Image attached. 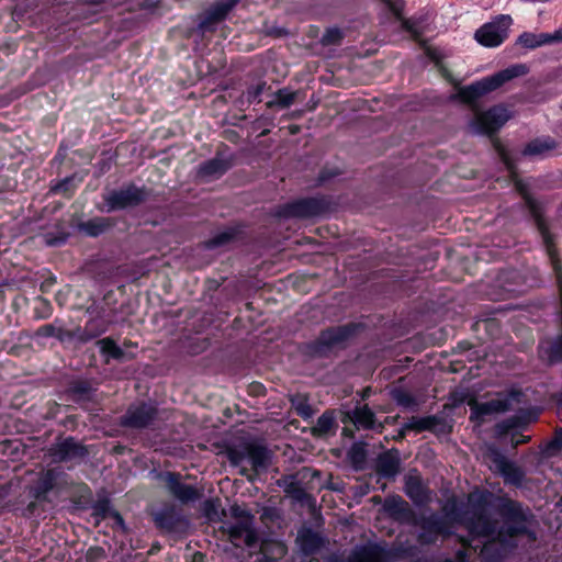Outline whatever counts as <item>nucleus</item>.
Segmentation results:
<instances>
[{
	"label": "nucleus",
	"instance_id": "7c9ffc66",
	"mask_svg": "<svg viewBox=\"0 0 562 562\" xmlns=\"http://www.w3.org/2000/svg\"><path fill=\"white\" fill-rule=\"evenodd\" d=\"M517 43L521 45L522 47L533 49L542 45L552 44V34L550 33H530L525 32L521 35H519Z\"/></svg>",
	"mask_w": 562,
	"mask_h": 562
},
{
	"label": "nucleus",
	"instance_id": "f3484780",
	"mask_svg": "<svg viewBox=\"0 0 562 562\" xmlns=\"http://www.w3.org/2000/svg\"><path fill=\"white\" fill-rule=\"evenodd\" d=\"M384 512L394 520L403 524H416V515L409 504L398 495L389 496L383 503Z\"/></svg>",
	"mask_w": 562,
	"mask_h": 562
},
{
	"label": "nucleus",
	"instance_id": "7ed1b4c3",
	"mask_svg": "<svg viewBox=\"0 0 562 562\" xmlns=\"http://www.w3.org/2000/svg\"><path fill=\"white\" fill-rule=\"evenodd\" d=\"M527 72L528 67L525 64L513 65L470 86L460 87L458 93L452 99L459 98L467 103H472L485 93L496 90L504 83L514 78L525 76Z\"/></svg>",
	"mask_w": 562,
	"mask_h": 562
},
{
	"label": "nucleus",
	"instance_id": "39448f33",
	"mask_svg": "<svg viewBox=\"0 0 562 562\" xmlns=\"http://www.w3.org/2000/svg\"><path fill=\"white\" fill-rule=\"evenodd\" d=\"M509 119L510 114L508 110L502 105H496L487 111L476 112L470 122V128L476 134L492 135Z\"/></svg>",
	"mask_w": 562,
	"mask_h": 562
},
{
	"label": "nucleus",
	"instance_id": "2f4dec72",
	"mask_svg": "<svg viewBox=\"0 0 562 562\" xmlns=\"http://www.w3.org/2000/svg\"><path fill=\"white\" fill-rule=\"evenodd\" d=\"M482 457L484 462L488 464L490 469L494 471H497L508 461L507 458L493 443H487L483 447Z\"/></svg>",
	"mask_w": 562,
	"mask_h": 562
},
{
	"label": "nucleus",
	"instance_id": "5fc2aeb1",
	"mask_svg": "<svg viewBox=\"0 0 562 562\" xmlns=\"http://www.w3.org/2000/svg\"><path fill=\"white\" fill-rule=\"evenodd\" d=\"M440 71H441L442 76H443L447 80H449L451 83H453L454 86H458V85H459L457 81H454V80L452 79L451 75L449 74V71H448L446 68H443V67H441V66H440Z\"/></svg>",
	"mask_w": 562,
	"mask_h": 562
},
{
	"label": "nucleus",
	"instance_id": "473e14b6",
	"mask_svg": "<svg viewBox=\"0 0 562 562\" xmlns=\"http://www.w3.org/2000/svg\"><path fill=\"white\" fill-rule=\"evenodd\" d=\"M555 148V143L551 138H537L527 144L522 150L525 156H541Z\"/></svg>",
	"mask_w": 562,
	"mask_h": 562
},
{
	"label": "nucleus",
	"instance_id": "6e6552de",
	"mask_svg": "<svg viewBox=\"0 0 562 562\" xmlns=\"http://www.w3.org/2000/svg\"><path fill=\"white\" fill-rule=\"evenodd\" d=\"M145 200L146 193L144 189L137 188L133 184L121 190L111 191L104 196L109 212L136 206Z\"/></svg>",
	"mask_w": 562,
	"mask_h": 562
},
{
	"label": "nucleus",
	"instance_id": "412c9836",
	"mask_svg": "<svg viewBox=\"0 0 562 562\" xmlns=\"http://www.w3.org/2000/svg\"><path fill=\"white\" fill-rule=\"evenodd\" d=\"M401 460L397 450H389L376 459V473L385 479H394L400 472Z\"/></svg>",
	"mask_w": 562,
	"mask_h": 562
},
{
	"label": "nucleus",
	"instance_id": "c03bdc74",
	"mask_svg": "<svg viewBox=\"0 0 562 562\" xmlns=\"http://www.w3.org/2000/svg\"><path fill=\"white\" fill-rule=\"evenodd\" d=\"M349 457L355 464L363 463L367 457L364 445L362 442L353 443L349 450Z\"/></svg>",
	"mask_w": 562,
	"mask_h": 562
},
{
	"label": "nucleus",
	"instance_id": "3c124183",
	"mask_svg": "<svg viewBox=\"0 0 562 562\" xmlns=\"http://www.w3.org/2000/svg\"><path fill=\"white\" fill-rule=\"evenodd\" d=\"M550 447H552L554 449L562 448V428H560L555 431V436H554L553 440L550 442Z\"/></svg>",
	"mask_w": 562,
	"mask_h": 562
},
{
	"label": "nucleus",
	"instance_id": "4c0bfd02",
	"mask_svg": "<svg viewBox=\"0 0 562 562\" xmlns=\"http://www.w3.org/2000/svg\"><path fill=\"white\" fill-rule=\"evenodd\" d=\"M292 407L296 414L302 418H310L313 416L314 411L308 403V398L304 394H295L291 397Z\"/></svg>",
	"mask_w": 562,
	"mask_h": 562
},
{
	"label": "nucleus",
	"instance_id": "a18cd8bd",
	"mask_svg": "<svg viewBox=\"0 0 562 562\" xmlns=\"http://www.w3.org/2000/svg\"><path fill=\"white\" fill-rule=\"evenodd\" d=\"M266 83H259L252 87H249L247 91L243 94V98L246 99L248 103H252L255 101H260L259 97L261 95Z\"/></svg>",
	"mask_w": 562,
	"mask_h": 562
},
{
	"label": "nucleus",
	"instance_id": "a19ab883",
	"mask_svg": "<svg viewBox=\"0 0 562 562\" xmlns=\"http://www.w3.org/2000/svg\"><path fill=\"white\" fill-rule=\"evenodd\" d=\"M335 426V418L331 413L325 412L322 414L316 423V426L313 428L314 435L324 436L328 434L333 427Z\"/></svg>",
	"mask_w": 562,
	"mask_h": 562
},
{
	"label": "nucleus",
	"instance_id": "58836bf2",
	"mask_svg": "<svg viewBox=\"0 0 562 562\" xmlns=\"http://www.w3.org/2000/svg\"><path fill=\"white\" fill-rule=\"evenodd\" d=\"M296 98V92H291L286 89H280L274 94V100L269 101L267 106L272 108L274 105H279L280 108H289L294 103Z\"/></svg>",
	"mask_w": 562,
	"mask_h": 562
},
{
	"label": "nucleus",
	"instance_id": "bb28decb",
	"mask_svg": "<svg viewBox=\"0 0 562 562\" xmlns=\"http://www.w3.org/2000/svg\"><path fill=\"white\" fill-rule=\"evenodd\" d=\"M69 394L77 403H86L93 400L95 387L87 380L74 381L69 386Z\"/></svg>",
	"mask_w": 562,
	"mask_h": 562
},
{
	"label": "nucleus",
	"instance_id": "ea45409f",
	"mask_svg": "<svg viewBox=\"0 0 562 562\" xmlns=\"http://www.w3.org/2000/svg\"><path fill=\"white\" fill-rule=\"evenodd\" d=\"M226 453L232 465L241 467L246 460L248 461V443L229 448Z\"/></svg>",
	"mask_w": 562,
	"mask_h": 562
},
{
	"label": "nucleus",
	"instance_id": "423d86ee",
	"mask_svg": "<svg viewBox=\"0 0 562 562\" xmlns=\"http://www.w3.org/2000/svg\"><path fill=\"white\" fill-rule=\"evenodd\" d=\"M499 513L505 520V533L509 537L528 533V521L530 515L522 506L514 501H506L502 504Z\"/></svg>",
	"mask_w": 562,
	"mask_h": 562
},
{
	"label": "nucleus",
	"instance_id": "c756f323",
	"mask_svg": "<svg viewBox=\"0 0 562 562\" xmlns=\"http://www.w3.org/2000/svg\"><path fill=\"white\" fill-rule=\"evenodd\" d=\"M102 3V0H80L72 9V18L87 20L101 11Z\"/></svg>",
	"mask_w": 562,
	"mask_h": 562
},
{
	"label": "nucleus",
	"instance_id": "ddd939ff",
	"mask_svg": "<svg viewBox=\"0 0 562 562\" xmlns=\"http://www.w3.org/2000/svg\"><path fill=\"white\" fill-rule=\"evenodd\" d=\"M469 406L471 409L470 419L481 425L485 422L486 416L507 412L512 406V400L509 396H498L484 403L470 401Z\"/></svg>",
	"mask_w": 562,
	"mask_h": 562
},
{
	"label": "nucleus",
	"instance_id": "a211bd4d",
	"mask_svg": "<svg viewBox=\"0 0 562 562\" xmlns=\"http://www.w3.org/2000/svg\"><path fill=\"white\" fill-rule=\"evenodd\" d=\"M404 492L416 505H423L429 499L422 476L415 469L404 476Z\"/></svg>",
	"mask_w": 562,
	"mask_h": 562
},
{
	"label": "nucleus",
	"instance_id": "6ab92c4d",
	"mask_svg": "<svg viewBox=\"0 0 562 562\" xmlns=\"http://www.w3.org/2000/svg\"><path fill=\"white\" fill-rule=\"evenodd\" d=\"M232 167V158L215 156L214 158L206 160L199 166L198 177L205 181L217 179Z\"/></svg>",
	"mask_w": 562,
	"mask_h": 562
},
{
	"label": "nucleus",
	"instance_id": "37998d69",
	"mask_svg": "<svg viewBox=\"0 0 562 562\" xmlns=\"http://www.w3.org/2000/svg\"><path fill=\"white\" fill-rule=\"evenodd\" d=\"M344 38V33L338 27H330L325 31L321 38L324 46L339 45Z\"/></svg>",
	"mask_w": 562,
	"mask_h": 562
},
{
	"label": "nucleus",
	"instance_id": "79ce46f5",
	"mask_svg": "<svg viewBox=\"0 0 562 562\" xmlns=\"http://www.w3.org/2000/svg\"><path fill=\"white\" fill-rule=\"evenodd\" d=\"M98 345L103 353L113 359L120 360L124 357V351L111 338H103L98 341Z\"/></svg>",
	"mask_w": 562,
	"mask_h": 562
},
{
	"label": "nucleus",
	"instance_id": "8fccbe9b",
	"mask_svg": "<svg viewBox=\"0 0 562 562\" xmlns=\"http://www.w3.org/2000/svg\"><path fill=\"white\" fill-rule=\"evenodd\" d=\"M56 327L54 325H44L37 329V335L42 337H55Z\"/></svg>",
	"mask_w": 562,
	"mask_h": 562
},
{
	"label": "nucleus",
	"instance_id": "b1692460",
	"mask_svg": "<svg viewBox=\"0 0 562 562\" xmlns=\"http://www.w3.org/2000/svg\"><path fill=\"white\" fill-rule=\"evenodd\" d=\"M55 457L60 461L83 458L88 454L87 449L74 438L69 437L63 440L55 451Z\"/></svg>",
	"mask_w": 562,
	"mask_h": 562
},
{
	"label": "nucleus",
	"instance_id": "603ef678",
	"mask_svg": "<svg viewBox=\"0 0 562 562\" xmlns=\"http://www.w3.org/2000/svg\"><path fill=\"white\" fill-rule=\"evenodd\" d=\"M232 515L235 519H244V516H252L247 510H245L238 506L232 507Z\"/></svg>",
	"mask_w": 562,
	"mask_h": 562
},
{
	"label": "nucleus",
	"instance_id": "f03ea898",
	"mask_svg": "<svg viewBox=\"0 0 562 562\" xmlns=\"http://www.w3.org/2000/svg\"><path fill=\"white\" fill-rule=\"evenodd\" d=\"M497 150L502 161L505 164L507 170L512 173V177L515 182V189L522 196L526 206L529 210L530 215L533 217L535 223L542 236L543 243L546 244L548 255L551 259V263L553 265V260H559L557 258L555 248L551 240V235L549 234L546 221L542 216V205L538 202L528 191V187L521 180L516 179L515 166L508 155V153L502 147L497 146Z\"/></svg>",
	"mask_w": 562,
	"mask_h": 562
},
{
	"label": "nucleus",
	"instance_id": "9d476101",
	"mask_svg": "<svg viewBox=\"0 0 562 562\" xmlns=\"http://www.w3.org/2000/svg\"><path fill=\"white\" fill-rule=\"evenodd\" d=\"M418 526L420 527L418 540L424 544L434 543L440 535H451L450 525L447 519L438 514L422 517Z\"/></svg>",
	"mask_w": 562,
	"mask_h": 562
},
{
	"label": "nucleus",
	"instance_id": "393cba45",
	"mask_svg": "<svg viewBox=\"0 0 562 562\" xmlns=\"http://www.w3.org/2000/svg\"><path fill=\"white\" fill-rule=\"evenodd\" d=\"M350 418L357 427L364 429H378L382 430L381 424H375L374 413L367 406H357L350 414Z\"/></svg>",
	"mask_w": 562,
	"mask_h": 562
},
{
	"label": "nucleus",
	"instance_id": "09e8293b",
	"mask_svg": "<svg viewBox=\"0 0 562 562\" xmlns=\"http://www.w3.org/2000/svg\"><path fill=\"white\" fill-rule=\"evenodd\" d=\"M266 35L272 37H283L288 35V31L284 27L271 26L266 29Z\"/></svg>",
	"mask_w": 562,
	"mask_h": 562
},
{
	"label": "nucleus",
	"instance_id": "13d9d810",
	"mask_svg": "<svg viewBox=\"0 0 562 562\" xmlns=\"http://www.w3.org/2000/svg\"><path fill=\"white\" fill-rule=\"evenodd\" d=\"M64 240H65V238H59V239H56V238L55 239H49V238H47L46 239V244L49 245V246H55V245H57L59 243H63Z\"/></svg>",
	"mask_w": 562,
	"mask_h": 562
},
{
	"label": "nucleus",
	"instance_id": "1a4fd4ad",
	"mask_svg": "<svg viewBox=\"0 0 562 562\" xmlns=\"http://www.w3.org/2000/svg\"><path fill=\"white\" fill-rule=\"evenodd\" d=\"M359 325L347 324L323 330L316 340V351L323 353L326 349L342 346L356 334Z\"/></svg>",
	"mask_w": 562,
	"mask_h": 562
},
{
	"label": "nucleus",
	"instance_id": "9b49d317",
	"mask_svg": "<svg viewBox=\"0 0 562 562\" xmlns=\"http://www.w3.org/2000/svg\"><path fill=\"white\" fill-rule=\"evenodd\" d=\"M324 210L325 204L322 200L307 198L283 205L278 214L283 217L307 218L319 215Z\"/></svg>",
	"mask_w": 562,
	"mask_h": 562
},
{
	"label": "nucleus",
	"instance_id": "c85d7f7f",
	"mask_svg": "<svg viewBox=\"0 0 562 562\" xmlns=\"http://www.w3.org/2000/svg\"><path fill=\"white\" fill-rule=\"evenodd\" d=\"M113 226V222L109 217H94L78 225L80 232L86 233L88 236L97 237Z\"/></svg>",
	"mask_w": 562,
	"mask_h": 562
},
{
	"label": "nucleus",
	"instance_id": "49530a36",
	"mask_svg": "<svg viewBox=\"0 0 562 562\" xmlns=\"http://www.w3.org/2000/svg\"><path fill=\"white\" fill-rule=\"evenodd\" d=\"M285 492L297 501H303L306 496L304 488L297 482H291L286 486Z\"/></svg>",
	"mask_w": 562,
	"mask_h": 562
},
{
	"label": "nucleus",
	"instance_id": "cd10ccee",
	"mask_svg": "<svg viewBox=\"0 0 562 562\" xmlns=\"http://www.w3.org/2000/svg\"><path fill=\"white\" fill-rule=\"evenodd\" d=\"M441 423L442 419L437 416L412 417L404 424L402 430H414L417 432L426 430L434 431Z\"/></svg>",
	"mask_w": 562,
	"mask_h": 562
},
{
	"label": "nucleus",
	"instance_id": "f8f14e48",
	"mask_svg": "<svg viewBox=\"0 0 562 562\" xmlns=\"http://www.w3.org/2000/svg\"><path fill=\"white\" fill-rule=\"evenodd\" d=\"M160 479L169 494L183 504L194 502L201 497L200 492L194 486L181 482L179 473L166 472L160 474Z\"/></svg>",
	"mask_w": 562,
	"mask_h": 562
},
{
	"label": "nucleus",
	"instance_id": "4468645a",
	"mask_svg": "<svg viewBox=\"0 0 562 562\" xmlns=\"http://www.w3.org/2000/svg\"><path fill=\"white\" fill-rule=\"evenodd\" d=\"M157 417V408L147 403L131 405L122 417L121 424L131 428H145Z\"/></svg>",
	"mask_w": 562,
	"mask_h": 562
},
{
	"label": "nucleus",
	"instance_id": "6e6d98bb",
	"mask_svg": "<svg viewBox=\"0 0 562 562\" xmlns=\"http://www.w3.org/2000/svg\"><path fill=\"white\" fill-rule=\"evenodd\" d=\"M553 43L562 42V27L552 33Z\"/></svg>",
	"mask_w": 562,
	"mask_h": 562
},
{
	"label": "nucleus",
	"instance_id": "5701e85b",
	"mask_svg": "<svg viewBox=\"0 0 562 562\" xmlns=\"http://www.w3.org/2000/svg\"><path fill=\"white\" fill-rule=\"evenodd\" d=\"M154 521L161 530L175 531L184 522V519L173 507H165L154 514Z\"/></svg>",
	"mask_w": 562,
	"mask_h": 562
},
{
	"label": "nucleus",
	"instance_id": "dca6fc26",
	"mask_svg": "<svg viewBox=\"0 0 562 562\" xmlns=\"http://www.w3.org/2000/svg\"><path fill=\"white\" fill-rule=\"evenodd\" d=\"M228 535L236 546L243 540L245 546L254 548L258 543V535L254 528V516H244V519H236L235 524L228 526Z\"/></svg>",
	"mask_w": 562,
	"mask_h": 562
},
{
	"label": "nucleus",
	"instance_id": "4be33fe9",
	"mask_svg": "<svg viewBox=\"0 0 562 562\" xmlns=\"http://www.w3.org/2000/svg\"><path fill=\"white\" fill-rule=\"evenodd\" d=\"M248 462L256 473L265 472L271 463V452L261 445L248 443Z\"/></svg>",
	"mask_w": 562,
	"mask_h": 562
},
{
	"label": "nucleus",
	"instance_id": "bf43d9fd",
	"mask_svg": "<svg viewBox=\"0 0 562 562\" xmlns=\"http://www.w3.org/2000/svg\"><path fill=\"white\" fill-rule=\"evenodd\" d=\"M557 401L562 404V391L557 394Z\"/></svg>",
	"mask_w": 562,
	"mask_h": 562
},
{
	"label": "nucleus",
	"instance_id": "864d4df0",
	"mask_svg": "<svg viewBox=\"0 0 562 562\" xmlns=\"http://www.w3.org/2000/svg\"><path fill=\"white\" fill-rule=\"evenodd\" d=\"M69 182H70V179H68V178H67V179H65L64 181H61L60 183H58V184L54 188V190H55L56 192H65V191H67V189H68V183H69Z\"/></svg>",
	"mask_w": 562,
	"mask_h": 562
},
{
	"label": "nucleus",
	"instance_id": "de8ad7c7",
	"mask_svg": "<svg viewBox=\"0 0 562 562\" xmlns=\"http://www.w3.org/2000/svg\"><path fill=\"white\" fill-rule=\"evenodd\" d=\"M340 175V171L337 168L333 169H324L318 177L319 182H326L336 176Z\"/></svg>",
	"mask_w": 562,
	"mask_h": 562
},
{
	"label": "nucleus",
	"instance_id": "e433bc0d",
	"mask_svg": "<svg viewBox=\"0 0 562 562\" xmlns=\"http://www.w3.org/2000/svg\"><path fill=\"white\" fill-rule=\"evenodd\" d=\"M236 229L227 228L223 232L217 233L212 238L205 241V247L209 249H214L217 247H223L233 241L236 237Z\"/></svg>",
	"mask_w": 562,
	"mask_h": 562
},
{
	"label": "nucleus",
	"instance_id": "2eb2a0df",
	"mask_svg": "<svg viewBox=\"0 0 562 562\" xmlns=\"http://www.w3.org/2000/svg\"><path fill=\"white\" fill-rule=\"evenodd\" d=\"M240 0H217L214 2L209 10L204 13L199 22V30L204 32H211L215 26L224 21L228 13Z\"/></svg>",
	"mask_w": 562,
	"mask_h": 562
},
{
	"label": "nucleus",
	"instance_id": "0eeeda50",
	"mask_svg": "<svg viewBox=\"0 0 562 562\" xmlns=\"http://www.w3.org/2000/svg\"><path fill=\"white\" fill-rule=\"evenodd\" d=\"M512 22L510 15L502 14L495 21L481 26L475 32V40L487 47L498 46L507 37Z\"/></svg>",
	"mask_w": 562,
	"mask_h": 562
},
{
	"label": "nucleus",
	"instance_id": "a878e982",
	"mask_svg": "<svg viewBox=\"0 0 562 562\" xmlns=\"http://www.w3.org/2000/svg\"><path fill=\"white\" fill-rule=\"evenodd\" d=\"M296 541L301 551L306 555L315 553L323 546V538L312 529L301 530Z\"/></svg>",
	"mask_w": 562,
	"mask_h": 562
},
{
	"label": "nucleus",
	"instance_id": "72a5a7b5",
	"mask_svg": "<svg viewBox=\"0 0 562 562\" xmlns=\"http://www.w3.org/2000/svg\"><path fill=\"white\" fill-rule=\"evenodd\" d=\"M496 472L501 473L506 482L515 485H520L525 477L524 471L509 460Z\"/></svg>",
	"mask_w": 562,
	"mask_h": 562
},
{
	"label": "nucleus",
	"instance_id": "f257e3e1",
	"mask_svg": "<svg viewBox=\"0 0 562 562\" xmlns=\"http://www.w3.org/2000/svg\"><path fill=\"white\" fill-rule=\"evenodd\" d=\"M447 521L463 525L472 537H491L495 533L497 521L488 514L486 502L482 498L474 499L472 495L464 508L456 499H448L442 507Z\"/></svg>",
	"mask_w": 562,
	"mask_h": 562
},
{
	"label": "nucleus",
	"instance_id": "052dcab7",
	"mask_svg": "<svg viewBox=\"0 0 562 562\" xmlns=\"http://www.w3.org/2000/svg\"><path fill=\"white\" fill-rule=\"evenodd\" d=\"M240 473H241L243 475H246V474H247V469L241 468Z\"/></svg>",
	"mask_w": 562,
	"mask_h": 562
},
{
	"label": "nucleus",
	"instance_id": "c9c22d12",
	"mask_svg": "<svg viewBox=\"0 0 562 562\" xmlns=\"http://www.w3.org/2000/svg\"><path fill=\"white\" fill-rule=\"evenodd\" d=\"M56 473L54 470L46 471L38 480L35 487V497L44 498L45 495L55 486Z\"/></svg>",
	"mask_w": 562,
	"mask_h": 562
},
{
	"label": "nucleus",
	"instance_id": "4d7b16f0",
	"mask_svg": "<svg viewBox=\"0 0 562 562\" xmlns=\"http://www.w3.org/2000/svg\"><path fill=\"white\" fill-rule=\"evenodd\" d=\"M204 508H205V512H206L207 516H210L211 510L214 509V502L213 501H206L204 503Z\"/></svg>",
	"mask_w": 562,
	"mask_h": 562
},
{
	"label": "nucleus",
	"instance_id": "20e7f679",
	"mask_svg": "<svg viewBox=\"0 0 562 562\" xmlns=\"http://www.w3.org/2000/svg\"><path fill=\"white\" fill-rule=\"evenodd\" d=\"M389 9L396 15L398 20L402 22V27L407 31L413 40L419 43V45L424 48L426 56L435 61L438 66L442 58L440 52L437 48H434L427 45V42L422 38L424 34L423 21L419 19H404L402 16V3L400 1L393 0H383Z\"/></svg>",
	"mask_w": 562,
	"mask_h": 562
},
{
	"label": "nucleus",
	"instance_id": "aec40b11",
	"mask_svg": "<svg viewBox=\"0 0 562 562\" xmlns=\"http://www.w3.org/2000/svg\"><path fill=\"white\" fill-rule=\"evenodd\" d=\"M93 325L94 323L90 322L83 329L78 327L75 330H67L61 327H56L55 337L61 342L72 339H77L80 342H87L104 331L103 327L94 329Z\"/></svg>",
	"mask_w": 562,
	"mask_h": 562
},
{
	"label": "nucleus",
	"instance_id": "f704fd0d",
	"mask_svg": "<svg viewBox=\"0 0 562 562\" xmlns=\"http://www.w3.org/2000/svg\"><path fill=\"white\" fill-rule=\"evenodd\" d=\"M392 398L403 408L416 412L419 407L417 398L407 391L396 389L392 391Z\"/></svg>",
	"mask_w": 562,
	"mask_h": 562
}]
</instances>
